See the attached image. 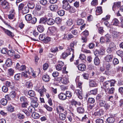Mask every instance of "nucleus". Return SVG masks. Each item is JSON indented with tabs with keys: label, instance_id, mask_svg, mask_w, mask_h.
I'll return each instance as SVG.
<instances>
[{
	"label": "nucleus",
	"instance_id": "15",
	"mask_svg": "<svg viewBox=\"0 0 123 123\" xmlns=\"http://www.w3.org/2000/svg\"><path fill=\"white\" fill-rule=\"evenodd\" d=\"M77 67L79 70L82 71H85L86 68V65L83 64H81L78 65Z\"/></svg>",
	"mask_w": 123,
	"mask_h": 123
},
{
	"label": "nucleus",
	"instance_id": "49",
	"mask_svg": "<svg viewBox=\"0 0 123 123\" xmlns=\"http://www.w3.org/2000/svg\"><path fill=\"white\" fill-rule=\"evenodd\" d=\"M88 101L89 103L93 104L95 102V100L94 98H89L88 99Z\"/></svg>",
	"mask_w": 123,
	"mask_h": 123
},
{
	"label": "nucleus",
	"instance_id": "43",
	"mask_svg": "<svg viewBox=\"0 0 123 123\" xmlns=\"http://www.w3.org/2000/svg\"><path fill=\"white\" fill-rule=\"evenodd\" d=\"M84 23V21L82 19H78L77 21V23L78 25H82Z\"/></svg>",
	"mask_w": 123,
	"mask_h": 123
},
{
	"label": "nucleus",
	"instance_id": "38",
	"mask_svg": "<svg viewBox=\"0 0 123 123\" xmlns=\"http://www.w3.org/2000/svg\"><path fill=\"white\" fill-rule=\"evenodd\" d=\"M98 90L97 89H95L90 91L89 92V93L90 95L93 94L95 95L97 93Z\"/></svg>",
	"mask_w": 123,
	"mask_h": 123
},
{
	"label": "nucleus",
	"instance_id": "28",
	"mask_svg": "<svg viewBox=\"0 0 123 123\" xmlns=\"http://www.w3.org/2000/svg\"><path fill=\"white\" fill-rule=\"evenodd\" d=\"M76 81L77 85V87H79L80 89H82V82L80 81H78L77 78L76 79Z\"/></svg>",
	"mask_w": 123,
	"mask_h": 123
},
{
	"label": "nucleus",
	"instance_id": "52",
	"mask_svg": "<svg viewBox=\"0 0 123 123\" xmlns=\"http://www.w3.org/2000/svg\"><path fill=\"white\" fill-rule=\"evenodd\" d=\"M109 48L111 49H114L116 48V45L114 43L112 42H111L109 44Z\"/></svg>",
	"mask_w": 123,
	"mask_h": 123
},
{
	"label": "nucleus",
	"instance_id": "32",
	"mask_svg": "<svg viewBox=\"0 0 123 123\" xmlns=\"http://www.w3.org/2000/svg\"><path fill=\"white\" fill-rule=\"evenodd\" d=\"M119 21L117 19L114 18L112 21V25L116 26H118L119 24Z\"/></svg>",
	"mask_w": 123,
	"mask_h": 123
},
{
	"label": "nucleus",
	"instance_id": "36",
	"mask_svg": "<svg viewBox=\"0 0 123 123\" xmlns=\"http://www.w3.org/2000/svg\"><path fill=\"white\" fill-rule=\"evenodd\" d=\"M0 102L2 105H5L7 103V100L6 98H2L0 100Z\"/></svg>",
	"mask_w": 123,
	"mask_h": 123
},
{
	"label": "nucleus",
	"instance_id": "16",
	"mask_svg": "<svg viewBox=\"0 0 123 123\" xmlns=\"http://www.w3.org/2000/svg\"><path fill=\"white\" fill-rule=\"evenodd\" d=\"M34 2V0H33L32 1H30L27 4V6L29 8L32 9L35 6Z\"/></svg>",
	"mask_w": 123,
	"mask_h": 123
},
{
	"label": "nucleus",
	"instance_id": "2",
	"mask_svg": "<svg viewBox=\"0 0 123 123\" xmlns=\"http://www.w3.org/2000/svg\"><path fill=\"white\" fill-rule=\"evenodd\" d=\"M25 18L27 21H30L29 22L32 24H35L37 21V18L35 17L32 18L31 15L30 14L26 15Z\"/></svg>",
	"mask_w": 123,
	"mask_h": 123
},
{
	"label": "nucleus",
	"instance_id": "45",
	"mask_svg": "<svg viewBox=\"0 0 123 123\" xmlns=\"http://www.w3.org/2000/svg\"><path fill=\"white\" fill-rule=\"evenodd\" d=\"M21 75V74H15L14 76L15 80H19Z\"/></svg>",
	"mask_w": 123,
	"mask_h": 123
},
{
	"label": "nucleus",
	"instance_id": "21",
	"mask_svg": "<svg viewBox=\"0 0 123 123\" xmlns=\"http://www.w3.org/2000/svg\"><path fill=\"white\" fill-rule=\"evenodd\" d=\"M55 22V20L52 18H49L47 20V24L49 25H53Z\"/></svg>",
	"mask_w": 123,
	"mask_h": 123
},
{
	"label": "nucleus",
	"instance_id": "35",
	"mask_svg": "<svg viewBox=\"0 0 123 123\" xmlns=\"http://www.w3.org/2000/svg\"><path fill=\"white\" fill-rule=\"evenodd\" d=\"M50 79L49 76L48 75H46L43 76V80L46 82H47L49 81Z\"/></svg>",
	"mask_w": 123,
	"mask_h": 123
},
{
	"label": "nucleus",
	"instance_id": "22",
	"mask_svg": "<svg viewBox=\"0 0 123 123\" xmlns=\"http://www.w3.org/2000/svg\"><path fill=\"white\" fill-rule=\"evenodd\" d=\"M61 82L64 84H67L68 82V78L67 76H65L62 78Z\"/></svg>",
	"mask_w": 123,
	"mask_h": 123
},
{
	"label": "nucleus",
	"instance_id": "26",
	"mask_svg": "<svg viewBox=\"0 0 123 123\" xmlns=\"http://www.w3.org/2000/svg\"><path fill=\"white\" fill-rule=\"evenodd\" d=\"M73 37V36L71 33H69L68 34H64V39H67L69 40Z\"/></svg>",
	"mask_w": 123,
	"mask_h": 123
},
{
	"label": "nucleus",
	"instance_id": "46",
	"mask_svg": "<svg viewBox=\"0 0 123 123\" xmlns=\"http://www.w3.org/2000/svg\"><path fill=\"white\" fill-rule=\"evenodd\" d=\"M97 85L96 82L93 80L90 82L89 86L91 87H96Z\"/></svg>",
	"mask_w": 123,
	"mask_h": 123
},
{
	"label": "nucleus",
	"instance_id": "37",
	"mask_svg": "<svg viewBox=\"0 0 123 123\" xmlns=\"http://www.w3.org/2000/svg\"><path fill=\"white\" fill-rule=\"evenodd\" d=\"M7 109L10 112H12L14 111V107L12 105H10L7 106Z\"/></svg>",
	"mask_w": 123,
	"mask_h": 123
},
{
	"label": "nucleus",
	"instance_id": "11",
	"mask_svg": "<svg viewBox=\"0 0 123 123\" xmlns=\"http://www.w3.org/2000/svg\"><path fill=\"white\" fill-rule=\"evenodd\" d=\"M58 62L59 64L55 66V68L56 70L59 71L62 69V67L64 65V63L62 61H59Z\"/></svg>",
	"mask_w": 123,
	"mask_h": 123
},
{
	"label": "nucleus",
	"instance_id": "1",
	"mask_svg": "<svg viewBox=\"0 0 123 123\" xmlns=\"http://www.w3.org/2000/svg\"><path fill=\"white\" fill-rule=\"evenodd\" d=\"M71 52L72 53V55L71 58L70 59V62H72L74 57V49L72 48H70L67 49L66 52L63 53L61 55V57L63 59L65 58L68 55L71 54Z\"/></svg>",
	"mask_w": 123,
	"mask_h": 123
},
{
	"label": "nucleus",
	"instance_id": "55",
	"mask_svg": "<svg viewBox=\"0 0 123 123\" xmlns=\"http://www.w3.org/2000/svg\"><path fill=\"white\" fill-rule=\"evenodd\" d=\"M50 39L49 37H46V38H44L43 40V42L45 43H46L50 40Z\"/></svg>",
	"mask_w": 123,
	"mask_h": 123
},
{
	"label": "nucleus",
	"instance_id": "31",
	"mask_svg": "<svg viewBox=\"0 0 123 123\" xmlns=\"http://www.w3.org/2000/svg\"><path fill=\"white\" fill-rule=\"evenodd\" d=\"M106 120L108 123H113L115 121V119L113 117H110L108 118Z\"/></svg>",
	"mask_w": 123,
	"mask_h": 123
},
{
	"label": "nucleus",
	"instance_id": "39",
	"mask_svg": "<svg viewBox=\"0 0 123 123\" xmlns=\"http://www.w3.org/2000/svg\"><path fill=\"white\" fill-rule=\"evenodd\" d=\"M28 93L29 95L31 97H34L35 95V92L32 90L29 91Z\"/></svg>",
	"mask_w": 123,
	"mask_h": 123
},
{
	"label": "nucleus",
	"instance_id": "59",
	"mask_svg": "<svg viewBox=\"0 0 123 123\" xmlns=\"http://www.w3.org/2000/svg\"><path fill=\"white\" fill-rule=\"evenodd\" d=\"M14 52L13 50H10L8 51V55L11 56H12L14 54Z\"/></svg>",
	"mask_w": 123,
	"mask_h": 123
},
{
	"label": "nucleus",
	"instance_id": "64",
	"mask_svg": "<svg viewBox=\"0 0 123 123\" xmlns=\"http://www.w3.org/2000/svg\"><path fill=\"white\" fill-rule=\"evenodd\" d=\"M66 23L68 25H71L73 23V21L72 19H69L66 22Z\"/></svg>",
	"mask_w": 123,
	"mask_h": 123
},
{
	"label": "nucleus",
	"instance_id": "54",
	"mask_svg": "<svg viewBox=\"0 0 123 123\" xmlns=\"http://www.w3.org/2000/svg\"><path fill=\"white\" fill-rule=\"evenodd\" d=\"M75 9L74 7L71 6L69 9L68 11H69L70 12L72 13L75 12Z\"/></svg>",
	"mask_w": 123,
	"mask_h": 123
},
{
	"label": "nucleus",
	"instance_id": "25",
	"mask_svg": "<svg viewBox=\"0 0 123 123\" xmlns=\"http://www.w3.org/2000/svg\"><path fill=\"white\" fill-rule=\"evenodd\" d=\"M104 37L105 39V41H106L107 44L110 42L111 35L109 34H107Z\"/></svg>",
	"mask_w": 123,
	"mask_h": 123
},
{
	"label": "nucleus",
	"instance_id": "13",
	"mask_svg": "<svg viewBox=\"0 0 123 123\" xmlns=\"http://www.w3.org/2000/svg\"><path fill=\"white\" fill-rule=\"evenodd\" d=\"M113 56L111 54L107 55L105 57V60L108 62L111 61L113 58Z\"/></svg>",
	"mask_w": 123,
	"mask_h": 123
},
{
	"label": "nucleus",
	"instance_id": "41",
	"mask_svg": "<svg viewBox=\"0 0 123 123\" xmlns=\"http://www.w3.org/2000/svg\"><path fill=\"white\" fill-rule=\"evenodd\" d=\"M46 90L43 88V89H39L38 90V92H39L40 96H42L44 93V92H46Z\"/></svg>",
	"mask_w": 123,
	"mask_h": 123
},
{
	"label": "nucleus",
	"instance_id": "51",
	"mask_svg": "<svg viewBox=\"0 0 123 123\" xmlns=\"http://www.w3.org/2000/svg\"><path fill=\"white\" fill-rule=\"evenodd\" d=\"M6 86L10 87L12 89L13 88V87L12 86V83L10 81H6Z\"/></svg>",
	"mask_w": 123,
	"mask_h": 123
},
{
	"label": "nucleus",
	"instance_id": "8",
	"mask_svg": "<svg viewBox=\"0 0 123 123\" xmlns=\"http://www.w3.org/2000/svg\"><path fill=\"white\" fill-rule=\"evenodd\" d=\"M37 98L36 97L34 98L31 103V106L34 108L37 107L38 105V104L37 102Z\"/></svg>",
	"mask_w": 123,
	"mask_h": 123
},
{
	"label": "nucleus",
	"instance_id": "4",
	"mask_svg": "<svg viewBox=\"0 0 123 123\" xmlns=\"http://www.w3.org/2000/svg\"><path fill=\"white\" fill-rule=\"evenodd\" d=\"M56 110L57 113L63 112L65 114L67 113L66 109L62 105H59L57 106L56 108Z\"/></svg>",
	"mask_w": 123,
	"mask_h": 123
},
{
	"label": "nucleus",
	"instance_id": "40",
	"mask_svg": "<svg viewBox=\"0 0 123 123\" xmlns=\"http://www.w3.org/2000/svg\"><path fill=\"white\" fill-rule=\"evenodd\" d=\"M37 29L38 31L40 32H43L44 30V29L43 26L39 25L37 27Z\"/></svg>",
	"mask_w": 123,
	"mask_h": 123
},
{
	"label": "nucleus",
	"instance_id": "60",
	"mask_svg": "<svg viewBox=\"0 0 123 123\" xmlns=\"http://www.w3.org/2000/svg\"><path fill=\"white\" fill-rule=\"evenodd\" d=\"M115 91V89L114 87H112L110 89L108 90V92L109 94H113Z\"/></svg>",
	"mask_w": 123,
	"mask_h": 123
},
{
	"label": "nucleus",
	"instance_id": "44",
	"mask_svg": "<svg viewBox=\"0 0 123 123\" xmlns=\"http://www.w3.org/2000/svg\"><path fill=\"white\" fill-rule=\"evenodd\" d=\"M94 62L95 65H98L100 63L99 58L98 57H95L94 60Z\"/></svg>",
	"mask_w": 123,
	"mask_h": 123
},
{
	"label": "nucleus",
	"instance_id": "62",
	"mask_svg": "<svg viewBox=\"0 0 123 123\" xmlns=\"http://www.w3.org/2000/svg\"><path fill=\"white\" fill-rule=\"evenodd\" d=\"M9 95L12 98H14L16 96V93L14 92H12L10 93Z\"/></svg>",
	"mask_w": 123,
	"mask_h": 123
},
{
	"label": "nucleus",
	"instance_id": "19",
	"mask_svg": "<svg viewBox=\"0 0 123 123\" xmlns=\"http://www.w3.org/2000/svg\"><path fill=\"white\" fill-rule=\"evenodd\" d=\"M79 57L80 59L81 60H82L83 63L86 64H88L86 60V56L84 55L83 54H80Z\"/></svg>",
	"mask_w": 123,
	"mask_h": 123
},
{
	"label": "nucleus",
	"instance_id": "47",
	"mask_svg": "<svg viewBox=\"0 0 123 123\" xmlns=\"http://www.w3.org/2000/svg\"><path fill=\"white\" fill-rule=\"evenodd\" d=\"M29 8L26 6L25 7L22 11L23 13L25 14L28 13L29 11Z\"/></svg>",
	"mask_w": 123,
	"mask_h": 123
},
{
	"label": "nucleus",
	"instance_id": "6",
	"mask_svg": "<svg viewBox=\"0 0 123 123\" xmlns=\"http://www.w3.org/2000/svg\"><path fill=\"white\" fill-rule=\"evenodd\" d=\"M62 2V8L67 11L69 10L71 6L68 2L63 0Z\"/></svg>",
	"mask_w": 123,
	"mask_h": 123
},
{
	"label": "nucleus",
	"instance_id": "17",
	"mask_svg": "<svg viewBox=\"0 0 123 123\" xmlns=\"http://www.w3.org/2000/svg\"><path fill=\"white\" fill-rule=\"evenodd\" d=\"M59 114V118L61 120L63 121L66 119L67 113H60Z\"/></svg>",
	"mask_w": 123,
	"mask_h": 123
},
{
	"label": "nucleus",
	"instance_id": "34",
	"mask_svg": "<svg viewBox=\"0 0 123 123\" xmlns=\"http://www.w3.org/2000/svg\"><path fill=\"white\" fill-rule=\"evenodd\" d=\"M77 111L78 112L81 114L83 113L84 111V108L81 107H78L77 108Z\"/></svg>",
	"mask_w": 123,
	"mask_h": 123
},
{
	"label": "nucleus",
	"instance_id": "12",
	"mask_svg": "<svg viewBox=\"0 0 123 123\" xmlns=\"http://www.w3.org/2000/svg\"><path fill=\"white\" fill-rule=\"evenodd\" d=\"M35 9L38 11H41V14H43L45 10V8L42 7L41 6L39 5H37L36 6Z\"/></svg>",
	"mask_w": 123,
	"mask_h": 123
},
{
	"label": "nucleus",
	"instance_id": "56",
	"mask_svg": "<svg viewBox=\"0 0 123 123\" xmlns=\"http://www.w3.org/2000/svg\"><path fill=\"white\" fill-rule=\"evenodd\" d=\"M118 33L116 31H113L112 33V36L114 38H116L118 37Z\"/></svg>",
	"mask_w": 123,
	"mask_h": 123
},
{
	"label": "nucleus",
	"instance_id": "33",
	"mask_svg": "<svg viewBox=\"0 0 123 123\" xmlns=\"http://www.w3.org/2000/svg\"><path fill=\"white\" fill-rule=\"evenodd\" d=\"M103 66L106 67V69H110L111 68V64L107 62H105L103 64Z\"/></svg>",
	"mask_w": 123,
	"mask_h": 123
},
{
	"label": "nucleus",
	"instance_id": "57",
	"mask_svg": "<svg viewBox=\"0 0 123 123\" xmlns=\"http://www.w3.org/2000/svg\"><path fill=\"white\" fill-rule=\"evenodd\" d=\"M110 82V86H114L116 82V81L114 80H112L109 81Z\"/></svg>",
	"mask_w": 123,
	"mask_h": 123
},
{
	"label": "nucleus",
	"instance_id": "42",
	"mask_svg": "<svg viewBox=\"0 0 123 123\" xmlns=\"http://www.w3.org/2000/svg\"><path fill=\"white\" fill-rule=\"evenodd\" d=\"M34 119H37L39 117V115L37 113L34 112L31 116Z\"/></svg>",
	"mask_w": 123,
	"mask_h": 123
},
{
	"label": "nucleus",
	"instance_id": "14",
	"mask_svg": "<svg viewBox=\"0 0 123 123\" xmlns=\"http://www.w3.org/2000/svg\"><path fill=\"white\" fill-rule=\"evenodd\" d=\"M10 14L8 15V17L10 19H12L15 18V12L13 10H12L10 12Z\"/></svg>",
	"mask_w": 123,
	"mask_h": 123
},
{
	"label": "nucleus",
	"instance_id": "63",
	"mask_svg": "<svg viewBox=\"0 0 123 123\" xmlns=\"http://www.w3.org/2000/svg\"><path fill=\"white\" fill-rule=\"evenodd\" d=\"M55 22L57 24H59L61 21V19L59 17H57L55 20Z\"/></svg>",
	"mask_w": 123,
	"mask_h": 123
},
{
	"label": "nucleus",
	"instance_id": "3",
	"mask_svg": "<svg viewBox=\"0 0 123 123\" xmlns=\"http://www.w3.org/2000/svg\"><path fill=\"white\" fill-rule=\"evenodd\" d=\"M0 6L4 9H7L9 7L8 2L6 0H0Z\"/></svg>",
	"mask_w": 123,
	"mask_h": 123
},
{
	"label": "nucleus",
	"instance_id": "5",
	"mask_svg": "<svg viewBox=\"0 0 123 123\" xmlns=\"http://www.w3.org/2000/svg\"><path fill=\"white\" fill-rule=\"evenodd\" d=\"M110 86V82L108 81L103 83L101 87L102 89L105 90V92H106L108 91Z\"/></svg>",
	"mask_w": 123,
	"mask_h": 123
},
{
	"label": "nucleus",
	"instance_id": "50",
	"mask_svg": "<svg viewBox=\"0 0 123 123\" xmlns=\"http://www.w3.org/2000/svg\"><path fill=\"white\" fill-rule=\"evenodd\" d=\"M65 95L67 98V97L71 98L72 96V93L70 91H68L66 92Z\"/></svg>",
	"mask_w": 123,
	"mask_h": 123
},
{
	"label": "nucleus",
	"instance_id": "20",
	"mask_svg": "<svg viewBox=\"0 0 123 123\" xmlns=\"http://www.w3.org/2000/svg\"><path fill=\"white\" fill-rule=\"evenodd\" d=\"M59 98L61 100H64L67 99L65 94L62 93H61L58 95Z\"/></svg>",
	"mask_w": 123,
	"mask_h": 123
},
{
	"label": "nucleus",
	"instance_id": "23",
	"mask_svg": "<svg viewBox=\"0 0 123 123\" xmlns=\"http://www.w3.org/2000/svg\"><path fill=\"white\" fill-rule=\"evenodd\" d=\"M57 28L54 26L51 27L50 29L51 33L53 35H55L57 32Z\"/></svg>",
	"mask_w": 123,
	"mask_h": 123
},
{
	"label": "nucleus",
	"instance_id": "48",
	"mask_svg": "<svg viewBox=\"0 0 123 123\" xmlns=\"http://www.w3.org/2000/svg\"><path fill=\"white\" fill-rule=\"evenodd\" d=\"M58 48L57 47H53L51 48V52L53 53H55L56 52L58 51Z\"/></svg>",
	"mask_w": 123,
	"mask_h": 123
},
{
	"label": "nucleus",
	"instance_id": "27",
	"mask_svg": "<svg viewBox=\"0 0 123 123\" xmlns=\"http://www.w3.org/2000/svg\"><path fill=\"white\" fill-rule=\"evenodd\" d=\"M103 113V111L100 110L98 111L95 112L94 113V115L96 117H99L102 115Z\"/></svg>",
	"mask_w": 123,
	"mask_h": 123
},
{
	"label": "nucleus",
	"instance_id": "10",
	"mask_svg": "<svg viewBox=\"0 0 123 123\" xmlns=\"http://www.w3.org/2000/svg\"><path fill=\"white\" fill-rule=\"evenodd\" d=\"M2 29L4 31L5 33L9 36L11 37H12L14 36V33L10 31L7 29H6L3 27H2Z\"/></svg>",
	"mask_w": 123,
	"mask_h": 123
},
{
	"label": "nucleus",
	"instance_id": "61",
	"mask_svg": "<svg viewBox=\"0 0 123 123\" xmlns=\"http://www.w3.org/2000/svg\"><path fill=\"white\" fill-rule=\"evenodd\" d=\"M39 2L41 4L45 5L47 4L48 1L46 0H41Z\"/></svg>",
	"mask_w": 123,
	"mask_h": 123
},
{
	"label": "nucleus",
	"instance_id": "53",
	"mask_svg": "<svg viewBox=\"0 0 123 123\" xmlns=\"http://www.w3.org/2000/svg\"><path fill=\"white\" fill-rule=\"evenodd\" d=\"M58 13L59 15L62 16L65 14V11L63 10H59L58 12Z\"/></svg>",
	"mask_w": 123,
	"mask_h": 123
},
{
	"label": "nucleus",
	"instance_id": "7",
	"mask_svg": "<svg viewBox=\"0 0 123 123\" xmlns=\"http://www.w3.org/2000/svg\"><path fill=\"white\" fill-rule=\"evenodd\" d=\"M94 53L96 56H99L104 55L105 54V51L103 49H102L99 50L96 49L94 51Z\"/></svg>",
	"mask_w": 123,
	"mask_h": 123
},
{
	"label": "nucleus",
	"instance_id": "29",
	"mask_svg": "<svg viewBox=\"0 0 123 123\" xmlns=\"http://www.w3.org/2000/svg\"><path fill=\"white\" fill-rule=\"evenodd\" d=\"M47 21L46 18L45 17H42L40 18L39 23L45 25L46 24V22Z\"/></svg>",
	"mask_w": 123,
	"mask_h": 123
},
{
	"label": "nucleus",
	"instance_id": "18",
	"mask_svg": "<svg viewBox=\"0 0 123 123\" xmlns=\"http://www.w3.org/2000/svg\"><path fill=\"white\" fill-rule=\"evenodd\" d=\"M103 12L101 7L99 6L97 7L96 10V14L97 15L101 14Z\"/></svg>",
	"mask_w": 123,
	"mask_h": 123
},
{
	"label": "nucleus",
	"instance_id": "9",
	"mask_svg": "<svg viewBox=\"0 0 123 123\" xmlns=\"http://www.w3.org/2000/svg\"><path fill=\"white\" fill-rule=\"evenodd\" d=\"M82 90L81 89L80 90L76 89L75 91V93L78 96V97L80 99L82 98Z\"/></svg>",
	"mask_w": 123,
	"mask_h": 123
},
{
	"label": "nucleus",
	"instance_id": "58",
	"mask_svg": "<svg viewBox=\"0 0 123 123\" xmlns=\"http://www.w3.org/2000/svg\"><path fill=\"white\" fill-rule=\"evenodd\" d=\"M34 110L35 108H34L31 106L30 107L28 108V110L30 112L32 113H33L34 112Z\"/></svg>",
	"mask_w": 123,
	"mask_h": 123
},
{
	"label": "nucleus",
	"instance_id": "24",
	"mask_svg": "<svg viewBox=\"0 0 123 123\" xmlns=\"http://www.w3.org/2000/svg\"><path fill=\"white\" fill-rule=\"evenodd\" d=\"M58 6L57 5H51L49 6V8L50 10L53 11H56L58 9Z\"/></svg>",
	"mask_w": 123,
	"mask_h": 123
},
{
	"label": "nucleus",
	"instance_id": "30",
	"mask_svg": "<svg viewBox=\"0 0 123 123\" xmlns=\"http://www.w3.org/2000/svg\"><path fill=\"white\" fill-rule=\"evenodd\" d=\"M6 64L7 67H10L12 65V64L11 60L9 59H8L6 60Z\"/></svg>",
	"mask_w": 123,
	"mask_h": 123
}]
</instances>
